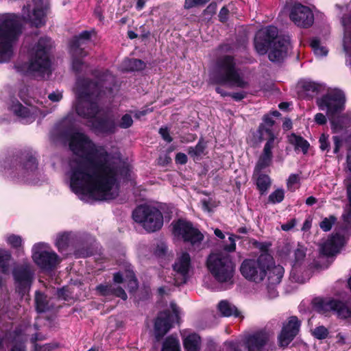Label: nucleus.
I'll return each instance as SVG.
<instances>
[{"label":"nucleus","instance_id":"52","mask_svg":"<svg viewBox=\"0 0 351 351\" xmlns=\"http://www.w3.org/2000/svg\"><path fill=\"white\" fill-rule=\"evenodd\" d=\"M217 9V4L215 1H212L208 4V5L204 10L203 14L204 16H208L210 17L213 16L216 14Z\"/></svg>","mask_w":351,"mask_h":351},{"label":"nucleus","instance_id":"35","mask_svg":"<svg viewBox=\"0 0 351 351\" xmlns=\"http://www.w3.org/2000/svg\"><path fill=\"white\" fill-rule=\"evenodd\" d=\"M161 351H180L178 338L173 335L168 336L162 343Z\"/></svg>","mask_w":351,"mask_h":351},{"label":"nucleus","instance_id":"18","mask_svg":"<svg viewBox=\"0 0 351 351\" xmlns=\"http://www.w3.org/2000/svg\"><path fill=\"white\" fill-rule=\"evenodd\" d=\"M12 276L19 292H25L32 286L34 272L29 265H21L13 269Z\"/></svg>","mask_w":351,"mask_h":351},{"label":"nucleus","instance_id":"10","mask_svg":"<svg viewBox=\"0 0 351 351\" xmlns=\"http://www.w3.org/2000/svg\"><path fill=\"white\" fill-rule=\"evenodd\" d=\"M314 308L320 314L327 315L332 312L341 319H351V306L346 302L334 298H317L313 302Z\"/></svg>","mask_w":351,"mask_h":351},{"label":"nucleus","instance_id":"21","mask_svg":"<svg viewBox=\"0 0 351 351\" xmlns=\"http://www.w3.org/2000/svg\"><path fill=\"white\" fill-rule=\"evenodd\" d=\"M173 315L169 310L160 311L154 321V335L157 340L162 339L172 328Z\"/></svg>","mask_w":351,"mask_h":351},{"label":"nucleus","instance_id":"27","mask_svg":"<svg viewBox=\"0 0 351 351\" xmlns=\"http://www.w3.org/2000/svg\"><path fill=\"white\" fill-rule=\"evenodd\" d=\"M253 178H256V189L261 195H265L271 185L270 177L261 171H255Z\"/></svg>","mask_w":351,"mask_h":351},{"label":"nucleus","instance_id":"34","mask_svg":"<svg viewBox=\"0 0 351 351\" xmlns=\"http://www.w3.org/2000/svg\"><path fill=\"white\" fill-rule=\"evenodd\" d=\"M45 11L42 7L34 8L31 16V22L34 26L40 27L45 24Z\"/></svg>","mask_w":351,"mask_h":351},{"label":"nucleus","instance_id":"63","mask_svg":"<svg viewBox=\"0 0 351 351\" xmlns=\"http://www.w3.org/2000/svg\"><path fill=\"white\" fill-rule=\"evenodd\" d=\"M207 351H221V348L213 341L207 343Z\"/></svg>","mask_w":351,"mask_h":351},{"label":"nucleus","instance_id":"61","mask_svg":"<svg viewBox=\"0 0 351 351\" xmlns=\"http://www.w3.org/2000/svg\"><path fill=\"white\" fill-rule=\"evenodd\" d=\"M48 98L53 102H58L62 99V94L58 91L53 92L48 95Z\"/></svg>","mask_w":351,"mask_h":351},{"label":"nucleus","instance_id":"57","mask_svg":"<svg viewBox=\"0 0 351 351\" xmlns=\"http://www.w3.org/2000/svg\"><path fill=\"white\" fill-rule=\"evenodd\" d=\"M263 123H260V125L263 124L266 128H269L272 131L271 127L274 125L275 121L271 117V116L269 114H265L263 117Z\"/></svg>","mask_w":351,"mask_h":351},{"label":"nucleus","instance_id":"36","mask_svg":"<svg viewBox=\"0 0 351 351\" xmlns=\"http://www.w3.org/2000/svg\"><path fill=\"white\" fill-rule=\"evenodd\" d=\"M10 109L16 116L22 118H27L31 114L29 109L24 106L19 101H13Z\"/></svg>","mask_w":351,"mask_h":351},{"label":"nucleus","instance_id":"45","mask_svg":"<svg viewBox=\"0 0 351 351\" xmlns=\"http://www.w3.org/2000/svg\"><path fill=\"white\" fill-rule=\"evenodd\" d=\"M252 245L260 250L261 252V254H267L268 256H271L269 253V249L270 246L271 245V243L270 242H260L256 240H254L252 241Z\"/></svg>","mask_w":351,"mask_h":351},{"label":"nucleus","instance_id":"56","mask_svg":"<svg viewBox=\"0 0 351 351\" xmlns=\"http://www.w3.org/2000/svg\"><path fill=\"white\" fill-rule=\"evenodd\" d=\"M159 134L162 136V139L167 143H171L173 141V138L169 134V130L168 128H160L159 129Z\"/></svg>","mask_w":351,"mask_h":351},{"label":"nucleus","instance_id":"2","mask_svg":"<svg viewBox=\"0 0 351 351\" xmlns=\"http://www.w3.org/2000/svg\"><path fill=\"white\" fill-rule=\"evenodd\" d=\"M272 256L260 254L256 258H246L241 266L240 272L247 280L259 283L262 282L268 274V281L270 285H278L283 277L285 270L280 266H274Z\"/></svg>","mask_w":351,"mask_h":351},{"label":"nucleus","instance_id":"24","mask_svg":"<svg viewBox=\"0 0 351 351\" xmlns=\"http://www.w3.org/2000/svg\"><path fill=\"white\" fill-rule=\"evenodd\" d=\"M345 244L343 235L336 233L332 234L321 247V253L327 257L338 253Z\"/></svg>","mask_w":351,"mask_h":351},{"label":"nucleus","instance_id":"8","mask_svg":"<svg viewBox=\"0 0 351 351\" xmlns=\"http://www.w3.org/2000/svg\"><path fill=\"white\" fill-rule=\"evenodd\" d=\"M53 47V42L48 36L40 37L34 47V52L31 55L29 62L23 64L27 69L26 73H44L51 66L49 55Z\"/></svg>","mask_w":351,"mask_h":351},{"label":"nucleus","instance_id":"42","mask_svg":"<svg viewBox=\"0 0 351 351\" xmlns=\"http://www.w3.org/2000/svg\"><path fill=\"white\" fill-rule=\"evenodd\" d=\"M6 241L11 247L16 250L20 248L23 244L21 237L14 234L9 235L6 239Z\"/></svg>","mask_w":351,"mask_h":351},{"label":"nucleus","instance_id":"46","mask_svg":"<svg viewBox=\"0 0 351 351\" xmlns=\"http://www.w3.org/2000/svg\"><path fill=\"white\" fill-rule=\"evenodd\" d=\"M328 138L329 135L324 133L322 134L319 138V148L323 152H329L330 150V142Z\"/></svg>","mask_w":351,"mask_h":351},{"label":"nucleus","instance_id":"40","mask_svg":"<svg viewBox=\"0 0 351 351\" xmlns=\"http://www.w3.org/2000/svg\"><path fill=\"white\" fill-rule=\"evenodd\" d=\"M311 334L315 339L323 340L328 337L329 331L325 326H319L312 330Z\"/></svg>","mask_w":351,"mask_h":351},{"label":"nucleus","instance_id":"12","mask_svg":"<svg viewBox=\"0 0 351 351\" xmlns=\"http://www.w3.org/2000/svg\"><path fill=\"white\" fill-rule=\"evenodd\" d=\"M258 138L259 142L263 141L266 136L267 141L265 144L263 153L259 156L258 162L255 167V171H261L263 169L270 166L272 162L275 134L269 128H266L263 124L259 125L258 130Z\"/></svg>","mask_w":351,"mask_h":351},{"label":"nucleus","instance_id":"26","mask_svg":"<svg viewBox=\"0 0 351 351\" xmlns=\"http://www.w3.org/2000/svg\"><path fill=\"white\" fill-rule=\"evenodd\" d=\"M201 343V337L195 332L188 335L183 339L184 351H200Z\"/></svg>","mask_w":351,"mask_h":351},{"label":"nucleus","instance_id":"58","mask_svg":"<svg viewBox=\"0 0 351 351\" xmlns=\"http://www.w3.org/2000/svg\"><path fill=\"white\" fill-rule=\"evenodd\" d=\"M175 161L176 164L185 165L188 161L187 156L182 152H178L176 155Z\"/></svg>","mask_w":351,"mask_h":351},{"label":"nucleus","instance_id":"28","mask_svg":"<svg viewBox=\"0 0 351 351\" xmlns=\"http://www.w3.org/2000/svg\"><path fill=\"white\" fill-rule=\"evenodd\" d=\"M34 303L38 313H43L50 310L47 295L39 290L35 292Z\"/></svg>","mask_w":351,"mask_h":351},{"label":"nucleus","instance_id":"22","mask_svg":"<svg viewBox=\"0 0 351 351\" xmlns=\"http://www.w3.org/2000/svg\"><path fill=\"white\" fill-rule=\"evenodd\" d=\"M290 43L284 37H279L268 51V58L274 63H281L287 56Z\"/></svg>","mask_w":351,"mask_h":351},{"label":"nucleus","instance_id":"50","mask_svg":"<svg viewBox=\"0 0 351 351\" xmlns=\"http://www.w3.org/2000/svg\"><path fill=\"white\" fill-rule=\"evenodd\" d=\"M58 347L59 343H48L43 346L35 344L34 351H52Z\"/></svg>","mask_w":351,"mask_h":351},{"label":"nucleus","instance_id":"15","mask_svg":"<svg viewBox=\"0 0 351 351\" xmlns=\"http://www.w3.org/2000/svg\"><path fill=\"white\" fill-rule=\"evenodd\" d=\"M302 321L295 315H292L282 323V328L277 337L278 346L287 348L299 334Z\"/></svg>","mask_w":351,"mask_h":351},{"label":"nucleus","instance_id":"1","mask_svg":"<svg viewBox=\"0 0 351 351\" xmlns=\"http://www.w3.org/2000/svg\"><path fill=\"white\" fill-rule=\"evenodd\" d=\"M69 146L75 154H82V160H75L71 166L70 186L75 194L88 195L97 201L116 198L112 191L119 176H130L128 166L113 161L103 147H97L85 134L75 132L70 135Z\"/></svg>","mask_w":351,"mask_h":351},{"label":"nucleus","instance_id":"32","mask_svg":"<svg viewBox=\"0 0 351 351\" xmlns=\"http://www.w3.org/2000/svg\"><path fill=\"white\" fill-rule=\"evenodd\" d=\"M11 252L5 249L0 248V272L7 275L10 273Z\"/></svg>","mask_w":351,"mask_h":351},{"label":"nucleus","instance_id":"51","mask_svg":"<svg viewBox=\"0 0 351 351\" xmlns=\"http://www.w3.org/2000/svg\"><path fill=\"white\" fill-rule=\"evenodd\" d=\"M72 69L76 73H80L82 71L84 61L83 58H71Z\"/></svg>","mask_w":351,"mask_h":351},{"label":"nucleus","instance_id":"6","mask_svg":"<svg viewBox=\"0 0 351 351\" xmlns=\"http://www.w3.org/2000/svg\"><path fill=\"white\" fill-rule=\"evenodd\" d=\"M210 80L213 84L217 85L228 84L241 88L249 86V83L239 73L235 58L231 55H224L217 59L215 70Z\"/></svg>","mask_w":351,"mask_h":351},{"label":"nucleus","instance_id":"59","mask_svg":"<svg viewBox=\"0 0 351 351\" xmlns=\"http://www.w3.org/2000/svg\"><path fill=\"white\" fill-rule=\"evenodd\" d=\"M128 286L130 292H134L138 287V282L136 278L128 280Z\"/></svg>","mask_w":351,"mask_h":351},{"label":"nucleus","instance_id":"25","mask_svg":"<svg viewBox=\"0 0 351 351\" xmlns=\"http://www.w3.org/2000/svg\"><path fill=\"white\" fill-rule=\"evenodd\" d=\"M191 266V258L188 252H183L182 255L176 259L172 266L173 269L182 276L183 283H186L188 280Z\"/></svg>","mask_w":351,"mask_h":351},{"label":"nucleus","instance_id":"5","mask_svg":"<svg viewBox=\"0 0 351 351\" xmlns=\"http://www.w3.org/2000/svg\"><path fill=\"white\" fill-rule=\"evenodd\" d=\"M22 34L20 17L7 13L0 16V64L8 62L14 55V44Z\"/></svg>","mask_w":351,"mask_h":351},{"label":"nucleus","instance_id":"19","mask_svg":"<svg viewBox=\"0 0 351 351\" xmlns=\"http://www.w3.org/2000/svg\"><path fill=\"white\" fill-rule=\"evenodd\" d=\"M290 19L298 27L308 28L314 22V15L311 10L300 3H296L292 8Z\"/></svg>","mask_w":351,"mask_h":351},{"label":"nucleus","instance_id":"30","mask_svg":"<svg viewBox=\"0 0 351 351\" xmlns=\"http://www.w3.org/2000/svg\"><path fill=\"white\" fill-rule=\"evenodd\" d=\"M302 92L306 99H312L322 90V86L314 82H304L302 84Z\"/></svg>","mask_w":351,"mask_h":351},{"label":"nucleus","instance_id":"44","mask_svg":"<svg viewBox=\"0 0 351 351\" xmlns=\"http://www.w3.org/2000/svg\"><path fill=\"white\" fill-rule=\"evenodd\" d=\"M113 285L110 283L99 284L96 287V291L102 296L112 295Z\"/></svg>","mask_w":351,"mask_h":351},{"label":"nucleus","instance_id":"29","mask_svg":"<svg viewBox=\"0 0 351 351\" xmlns=\"http://www.w3.org/2000/svg\"><path fill=\"white\" fill-rule=\"evenodd\" d=\"M145 67V62L137 58H125L122 62V68L127 72L141 71Z\"/></svg>","mask_w":351,"mask_h":351},{"label":"nucleus","instance_id":"31","mask_svg":"<svg viewBox=\"0 0 351 351\" xmlns=\"http://www.w3.org/2000/svg\"><path fill=\"white\" fill-rule=\"evenodd\" d=\"M289 141L294 145L295 150L300 149L304 154L308 152L310 144L302 136L292 133L289 137Z\"/></svg>","mask_w":351,"mask_h":351},{"label":"nucleus","instance_id":"43","mask_svg":"<svg viewBox=\"0 0 351 351\" xmlns=\"http://www.w3.org/2000/svg\"><path fill=\"white\" fill-rule=\"evenodd\" d=\"M210 0H184V8L185 10H190L193 8H198L204 6Z\"/></svg>","mask_w":351,"mask_h":351},{"label":"nucleus","instance_id":"3","mask_svg":"<svg viewBox=\"0 0 351 351\" xmlns=\"http://www.w3.org/2000/svg\"><path fill=\"white\" fill-rule=\"evenodd\" d=\"M106 91L111 94L112 87L103 90V84L100 81L88 78L83 79L80 82L78 98L83 100L79 101L75 106L76 113L81 117L93 119L99 112L98 101L106 94Z\"/></svg>","mask_w":351,"mask_h":351},{"label":"nucleus","instance_id":"17","mask_svg":"<svg viewBox=\"0 0 351 351\" xmlns=\"http://www.w3.org/2000/svg\"><path fill=\"white\" fill-rule=\"evenodd\" d=\"M93 34H95L94 29L84 30L70 40L69 52L71 58H84L87 56L88 52L85 50V47L90 41Z\"/></svg>","mask_w":351,"mask_h":351},{"label":"nucleus","instance_id":"7","mask_svg":"<svg viewBox=\"0 0 351 351\" xmlns=\"http://www.w3.org/2000/svg\"><path fill=\"white\" fill-rule=\"evenodd\" d=\"M5 169L10 171L12 178L24 179L32 175L38 169V160L32 151L23 149L16 152L8 159Z\"/></svg>","mask_w":351,"mask_h":351},{"label":"nucleus","instance_id":"23","mask_svg":"<svg viewBox=\"0 0 351 351\" xmlns=\"http://www.w3.org/2000/svg\"><path fill=\"white\" fill-rule=\"evenodd\" d=\"M269 341V336L265 330H258L246 337L244 341L247 351H264Z\"/></svg>","mask_w":351,"mask_h":351},{"label":"nucleus","instance_id":"38","mask_svg":"<svg viewBox=\"0 0 351 351\" xmlns=\"http://www.w3.org/2000/svg\"><path fill=\"white\" fill-rule=\"evenodd\" d=\"M69 244V237L66 234H62L58 237L56 241V246L60 253L64 252Z\"/></svg>","mask_w":351,"mask_h":351},{"label":"nucleus","instance_id":"60","mask_svg":"<svg viewBox=\"0 0 351 351\" xmlns=\"http://www.w3.org/2000/svg\"><path fill=\"white\" fill-rule=\"evenodd\" d=\"M247 94L245 92H237V93H230V97H232L236 101H240L244 98H245Z\"/></svg>","mask_w":351,"mask_h":351},{"label":"nucleus","instance_id":"64","mask_svg":"<svg viewBox=\"0 0 351 351\" xmlns=\"http://www.w3.org/2000/svg\"><path fill=\"white\" fill-rule=\"evenodd\" d=\"M10 351H26V346L24 343H16L12 346Z\"/></svg>","mask_w":351,"mask_h":351},{"label":"nucleus","instance_id":"48","mask_svg":"<svg viewBox=\"0 0 351 351\" xmlns=\"http://www.w3.org/2000/svg\"><path fill=\"white\" fill-rule=\"evenodd\" d=\"M168 247L164 242L157 243L154 250V254L158 258H163L167 253Z\"/></svg>","mask_w":351,"mask_h":351},{"label":"nucleus","instance_id":"49","mask_svg":"<svg viewBox=\"0 0 351 351\" xmlns=\"http://www.w3.org/2000/svg\"><path fill=\"white\" fill-rule=\"evenodd\" d=\"M294 267L300 265L306 256V252L302 247H298L294 252Z\"/></svg>","mask_w":351,"mask_h":351},{"label":"nucleus","instance_id":"62","mask_svg":"<svg viewBox=\"0 0 351 351\" xmlns=\"http://www.w3.org/2000/svg\"><path fill=\"white\" fill-rule=\"evenodd\" d=\"M57 295L58 298L64 300L66 301L69 299L68 289L66 287L59 289L57 291Z\"/></svg>","mask_w":351,"mask_h":351},{"label":"nucleus","instance_id":"20","mask_svg":"<svg viewBox=\"0 0 351 351\" xmlns=\"http://www.w3.org/2000/svg\"><path fill=\"white\" fill-rule=\"evenodd\" d=\"M93 131L97 134L110 135L117 132V124L114 119L108 114L97 116L89 120Z\"/></svg>","mask_w":351,"mask_h":351},{"label":"nucleus","instance_id":"53","mask_svg":"<svg viewBox=\"0 0 351 351\" xmlns=\"http://www.w3.org/2000/svg\"><path fill=\"white\" fill-rule=\"evenodd\" d=\"M332 139L333 142L332 153L334 154H337L339 152L340 148L343 145L342 138L339 136H333Z\"/></svg>","mask_w":351,"mask_h":351},{"label":"nucleus","instance_id":"39","mask_svg":"<svg viewBox=\"0 0 351 351\" xmlns=\"http://www.w3.org/2000/svg\"><path fill=\"white\" fill-rule=\"evenodd\" d=\"M285 198V192L282 189H278L272 192L268 197L269 202L276 204L280 203Z\"/></svg>","mask_w":351,"mask_h":351},{"label":"nucleus","instance_id":"54","mask_svg":"<svg viewBox=\"0 0 351 351\" xmlns=\"http://www.w3.org/2000/svg\"><path fill=\"white\" fill-rule=\"evenodd\" d=\"M230 11L226 6H223L218 14L219 21L222 23H226L228 21Z\"/></svg>","mask_w":351,"mask_h":351},{"label":"nucleus","instance_id":"47","mask_svg":"<svg viewBox=\"0 0 351 351\" xmlns=\"http://www.w3.org/2000/svg\"><path fill=\"white\" fill-rule=\"evenodd\" d=\"M133 122L132 116L129 114H125L121 117L118 125H117L122 129H128L133 125Z\"/></svg>","mask_w":351,"mask_h":351},{"label":"nucleus","instance_id":"33","mask_svg":"<svg viewBox=\"0 0 351 351\" xmlns=\"http://www.w3.org/2000/svg\"><path fill=\"white\" fill-rule=\"evenodd\" d=\"M218 310L223 317L232 315L238 317L240 315L239 311L236 306H232L227 300H221L218 304Z\"/></svg>","mask_w":351,"mask_h":351},{"label":"nucleus","instance_id":"4","mask_svg":"<svg viewBox=\"0 0 351 351\" xmlns=\"http://www.w3.org/2000/svg\"><path fill=\"white\" fill-rule=\"evenodd\" d=\"M228 240L229 244L223 245V249L226 252H218L209 254L206 260V267L218 282H227L232 285L235 264L232 256L228 252H232L236 250L234 235L231 234L228 237Z\"/></svg>","mask_w":351,"mask_h":351},{"label":"nucleus","instance_id":"13","mask_svg":"<svg viewBox=\"0 0 351 351\" xmlns=\"http://www.w3.org/2000/svg\"><path fill=\"white\" fill-rule=\"evenodd\" d=\"M346 95L340 89H335L317 99V104L320 110H326L327 115L334 117L345 109Z\"/></svg>","mask_w":351,"mask_h":351},{"label":"nucleus","instance_id":"55","mask_svg":"<svg viewBox=\"0 0 351 351\" xmlns=\"http://www.w3.org/2000/svg\"><path fill=\"white\" fill-rule=\"evenodd\" d=\"M112 295L120 298L123 300H126L128 298V295L125 290L119 286L117 287L113 286Z\"/></svg>","mask_w":351,"mask_h":351},{"label":"nucleus","instance_id":"41","mask_svg":"<svg viewBox=\"0 0 351 351\" xmlns=\"http://www.w3.org/2000/svg\"><path fill=\"white\" fill-rule=\"evenodd\" d=\"M337 220V219L335 215H330L328 217H325L320 222L319 227L324 232L330 231Z\"/></svg>","mask_w":351,"mask_h":351},{"label":"nucleus","instance_id":"9","mask_svg":"<svg viewBox=\"0 0 351 351\" xmlns=\"http://www.w3.org/2000/svg\"><path fill=\"white\" fill-rule=\"evenodd\" d=\"M132 218L149 233L160 230L164 223L160 210L148 205L137 206L132 212Z\"/></svg>","mask_w":351,"mask_h":351},{"label":"nucleus","instance_id":"14","mask_svg":"<svg viewBox=\"0 0 351 351\" xmlns=\"http://www.w3.org/2000/svg\"><path fill=\"white\" fill-rule=\"evenodd\" d=\"M43 243H36L33 246L32 259L35 264L45 271H51L60 263L59 256L53 250L43 249Z\"/></svg>","mask_w":351,"mask_h":351},{"label":"nucleus","instance_id":"11","mask_svg":"<svg viewBox=\"0 0 351 351\" xmlns=\"http://www.w3.org/2000/svg\"><path fill=\"white\" fill-rule=\"evenodd\" d=\"M172 233L181 238L184 243H190L192 246L199 245L204 239L201 231L195 228L192 222L184 219H178L171 223Z\"/></svg>","mask_w":351,"mask_h":351},{"label":"nucleus","instance_id":"16","mask_svg":"<svg viewBox=\"0 0 351 351\" xmlns=\"http://www.w3.org/2000/svg\"><path fill=\"white\" fill-rule=\"evenodd\" d=\"M278 29L269 25L258 31L255 35L254 45L256 51L261 56L266 54L273 43L278 38Z\"/></svg>","mask_w":351,"mask_h":351},{"label":"nucleus","instance_id":"37","mask_svg":"<svg viewBox=\"0 0 351 351\" xmlns=\"http://www.w3.org/2000/svg\"><path fill=\"white\" fill-rule=\"evenodd\" d=\"M206 146L203 143V138H200L195 147H189L188 154L193 158L200 156L204 152Z\"/></svg>","mask_w":351,"mask_h":351}]
</instances>
